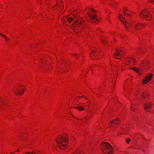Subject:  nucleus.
<instances>
[{
    "label": "nucleus",
    "instance_id": "26",
    "mask_svg": "<svg viewBox=\"0 0 154 154\" xmlns=\"http://www.w3.org/2000/svg\"><path fill=\"white\" fill-rule=\"evenodd\" d=\"M124 13L125 14H126V12L125 11H124Z\"/></svg>",
    "mask_w": 154,
    "mask_h": 154
},
{
    "label": "nucleus",
    "instance_id": "11",
    "mask_svg": "<svg viewBox=\"0 0 154 154\" xmlns=\"http://www.w3.org/2000/svg\"><path fill=\"white\" fill-rule=\"evenodd\" d=\"M119 18L121 22H123L124 24L125 25L126 27L125 24V23H127V21H126L125 18L122 17V15L121 14L119 16Z\"/></svg>",
    "mask_w": 154,
    "mask_h": 154
},
{
    "label": "nucleus",
    "instance_id": "8",
    "mask_svg": "<svg viewBox=\"0 0 154 154\" xmlns=\"http://www.w3.org/2000/svg\"><path fill=\"white\" fill-rule=\"evenodd\" d=\"M152 106V103L150 102H147L145 103L143 105L144 109L147 111L149 112Z\"/></svg>",
    "mask_w": 154,
    "mask_h": 154
},
{
    "label": "nucleus",
    "instance_id": "1",
    "mask_svg": "<svg viewBox=\"0 0 154 154\" xmlns=\"http://www.w3.org/2000/svg\"><path fill=\"white\" fill-rule=\"evenodd\" d=\"M56 141L58 143L60 149H64L66 147V146L68 140L66 136L64 137L60 135L57 138Z\"/></svg>",
    "mask_w": 154,
    "mask_h": 154
},
{
    "label": "nucleus",
    "instance_id": "33",
    "mask_svg": "<svg viewBox=\"0 0 154 154\" xmlns=\"http://www.w3.org/2000/svg\"><path fill=\"white\" fill-rule=\"evenodd\" d=\"M88 106L89 107V106L88 105Z\"/></svg>",
    "mask_w": 154,
    "mask_h": 154
},
{
    "label": "nucleus",
    "instance_id": "20",
    "mask_svg": "<svg viewBox=\"0 0 154 154\" xmlns=\"http://www.w3.org/2000/svg\"><path fill=\"white\" fill-rule=\"evenodd\" d=\"M130 140V139L129 138H128L126 140V141L127 143H129V141Z\"/></svg>",
    "mask_w": 154,
    "mask_h": 154
},
{
    "label": "nucleus",
    "instance_id": "4",
    "mask_svg": "<svg viewBox=\"0 0 154 154\" xmlns=\"http://www.w3.org/2000/svg\"><path fill=\"white\" fill-rule=\"evenodd\" d=\"M84 25L81 19H79L77 20L72 25V28L73 30L77 29L79 26H83Z\"/></svg>",
    "mask_w": 154,
    "mask_h": 154
},
{
    "label": "nucleus",
    "instance_id": "15",
    "mask_svg": "<svg viewBox=\"0 0 154 154\" xmlns=\"http://www.w3.org/2000/svg\"><path fill=\"white\" fill-rule=\"evenodd\" d=\"M119 121V119L118 118H117L115 120H112V121L110 122V123L112 124H115L116 125H118V123H115V121H116V122Z\"/></svg>",
    "mask_w": 154,
    "mask_h": 154
},
{
    "label": "nucleus",
    "instance_id": "24",
    "mask_svg": "<svg viewBox=\"0 0 154 154\" xmlns=\"http://www.w3.org/2000/svg\"><path fill=\"white\" fill-rule=\"evenodd\" d=\"M91 12H92V11H95L94 9H91Z\"/></svg>",
    "mask_w": 154,
    "mask_h": 154
},
{
    "label": "nucleus",
    "instance_id": "5",
    "mask_svg": "<svg viewBox=\"0 0 154 154\" xmlns=\"http://www.w3.org/2000/svg\"><path fill=\"white\" fill-rule=\"evenodd\" d=\"M149 63V62L148 61H145L143 63H141V66L142 67H140V69L137 68H131L130 69H133L139 74H141L140 72V70H141L142 68L144 69H146L147 68L146 67V66H147L146 64H148Z\"/></svg>",
    "mask_w": 154,
    "mask_h": 154
},
{
    "label": "nucleus",
    "instance_id": "29",
    "mask_svg": "<svg viewBox=\"0 0 154 154\" xmlns=\"http://www.w3.org/2000/svg\"><path fill=\"white\" fill-rule=\"evenodd\" d=\"M13 153V152H11V154H12V153Z\"/></svg>",
    "mask_w": 154,
    "mask_h": 154
},
{
    "label": "nucleus",
    "instance_id": "30",
    "mask_svg": "<svg viewBox=\"0 0 154 154\" xmlns=\"http://www.w3.org/2000/svg\"><path fill=\"white\" fill-rule=\"evenodd\" d=\"M23 91H24L23 90V91H22V93H23Z\"/></svg>",
    "mask_w": 154,
    "mask_h": 154
},
{
    "label": "nucleus",
    "instance_id": "7",
    "mask_svg": "<svg viewBox=\"0 0 154 154\" xmlns=\"http://www.w3.org/2000/svg\"><path fill=\"white\" fill-rule=\"evenodd\" d=\"M88 16L90 18V20L92 23H95L98 21V19L97 18L96 14L95 13L93 14H88Z\"/></svg>",
    "mask_w": 154,
    "mask_h": 154
},
{
    "label": "nucleus",
    "instance_id": "21",
    "mask_svg": "<svg viewBox=\"0 0 154 154\" xmlns=\"http://www.w3.org/2000/svg\"><path fill=\"white\" fill-rule=\"evenodd\" d=\"M101 40L103 42V43H104L105 42V40H104V39H101Z\"/></svg>",
    "mask_w": 154,
    "mask_h": 154
},
{
    "label": "nucleus",
    "instance_id": "31",
    "mask_svg": "<svg viewBox=\"0 0 154 154\" xmlns=\"http://www.w3.org/2000/svg\"><path fill=\"white\" fill-rule=\"evenodd\" d=\"M17 151H19V150H17Z\"/></svg>",
    "mask_w": 154,
    "mask_h": 154
},
{
    "label": "nucleus",
    "instance_id": "32",
    "mask_svg": "<svg viewBox=\"0 0 154 154\" xmlns=\"http://www.w3.org/2000/svg\"><path fill=\"white\" fill-rule=\"evenodd\" d=\"M127 11H128V10H126Z\"/></svg>",
    "mask_w": 154,
    "mask_h": 154
},
{
    "label": "nucleus",
    "instance_id": "3",
    "mask_svg": "<svg viewBox=\"0 0 154 154\" xmlns=\"http://www.w3.org/2000/svg\"><path fill=\"white\" fill-rule=\"evenodd\" d=\"M140 17L142 19H145L147 20H150L149 19L151 15L147 9L143 10L140 13Z\"/></svg>",
    "mask_w": 154,
    "mask_h": 154
},
{
    "label": "nucleus",
    "instance_id": "9",
    "mask_svg": "<svg viewBox=\"0 0 154 154\" xmlns=\"http://www.w3.org/2000/svg\"><path fill=\"white\" fill-rule=\"evenodd\" d=\"M152 75V74L150 73L148 75L146 76V78L143 80V84H144L148 82L151 79Z\"/></svg>",
    "mask_w": 154,
    "mask_h": 154
},
{
    "label": "nucleus",
    "instance_id": "27",
    "mask_svg": "<svg viewBox=\"0 0 154 154\" xmlns=\"http://www.w3.org/2000/svg\"><path fill=\"white\" fill-rule=\"evenodd\" d=\"M82 97H85V98H86L85 97H84V96H82Z\"/></svg>",
    "mask_w": 154,
    "mask_h": 154
},
{
    "label": "nucleus",
    "instance_id": "16",
    "mask_svg": "<svg viewBox=\"0 0 154 154\" xmlns=\"http://www.w3.org/2000/svg\"><path fill=\"white\" fill-rule=\"evenodd\" d=\"M135 61V60L132 58H130L128 60V62L130 63L131 64V62H134Z\"/></svg>",
    "mask_w": 154,
    "mask_h": 154
},
{
    "label": "nucleus",
    "instance_id": "13",
    "mask_svg": "<svg viewBox=\"0 0 154 154\" xmlns=\"http://www.w3.org/2000/svg\"><path fill=\"white\" fill-rule=\"evenodd\" d=\"M75 108L77 109L79 111H82L84 110V107L82 106H80L78 107H75Z\"/></svg>",
    "mask_w": 154,
    "mask_h": 154
},
{
    "label": "nucleus",
    "instance_id": "17",
    "mask_svg": "<svg viewBox=\"0 0 154 154\" xmlns=\"http://www.w3.org/2000/svg\"><path fill=\"white\" fill-rule=\"evenodd\" d=\"M148 95V94L147 93H143L142 94V97L143 98H146V96H147Z\"/></svg>",
    "mask_w": 154,
    "mask_h": 154
},
{
    "label": "nucleus",
    "instance_id": "19",
    "mask_svg": "<svg viewBox=\"0 0 154 154\" xmlns=\"http://www.w3.org/2000/svg\"><path fill=\"white\" fill-rule=\"evenodd\" d=\"M95 51L94 50L92 51H91V54L93 55H95Z\"/></svg>",
    "mask_w": 154,
    "mask_h": 154
},
{
    "label": "nucleus",
    "instance_id": "10",
    "mask_svg": "<svg viewBox=\"0 0 154 154\" xmlns=\"http://www.w3.org/2000/svg\"><path fill=\"white\" fill-rule=\"evenodd\" d=\"M21 86H19V87L18 88H15L13 89V91L15 92V93H17V94H20V95H22L21 91Z\"/></svg>",
    "mask_w": 154,
    "mask_h": 154
},
{
    "label": "nucleus",
    "instance_id": "25",
    "mask_svg": "<svg viewBox=\"0 0 154 154\" xmlns=\"http://www.w3.org/2000/svg\"><path fill=\"white\" fill-rule=\"evenodd\" d=\"M111 4L112 5V6H113V7H114V3H111Z\"/></svg>",
    "mask_w": 154,
    "mask_h": 154
},
{
    "label": "nucleus",
    "instance_id": "18",
    "mask_svg": "<svg viewBox=\"0 0 154 154\" xmlns=\"http://www.w3.org/2000/svg\"><path fill=\"white\" fill-rule=\"evenodd\" d=\"M73 20V18L72 17H70L68 19V21L69 22H71L72 20Z\"/></svg>",
    "mask_w": 154,
    "mask_h": 154
},
{
    "label": "nucleus",
    "instance_id": "23",
    "mask_svg": "<svg viewBox=\"0 0 154 154\" xmlns=\"http://www.w3.org/2000/svg\"><path fill=\"white\" fill-rule=\"evenodd\" d=\"M134 108L133 107H131V110L132 111H133L134 110Z\"/></svg>",
    "mask_w": 154,
    "mask_h": 154
},
{
    "label": "nucleus",
    "instance_id": "2",
    "mask_svg": "<svg viewBox=\"0 0 154 154\" xmlns=\"http://www.w3.org/2000/svg\"><path fill=\"white\" fill-rule=\"evenodd\" d=\"M100 148L104 154H111L112 153V150L113 148L107 142L102 143L100 145Z\"/></svg>",
    "mask_w": 154,
    "mask_h": 154
},
{
    "label": "nucleus",
    "instance_id": "12",
    "mask_svg": "<svg viewBox=\"0 0 154 154\" xmlns=\"http://www.w3.org/2000/svg\"><path fill=\"white\" fill-rule=\"evenodd\" d=\"M144 24L142 23H139L135 25L134 26V28L136 30H139L140 29V26H143Z\"/></svg>",
    "mask_w": 154,
    "mask_h": 154
},
{
    "label": "nucleus",
    "instance_id": "6",
    "mask_svg": "<svg viewBox=\"0 0 154 154\" xmlns=\"http://www.w3.org/2000/svg\"><path fill=\"white\" fill-rule=\"evenodd\" d=\"M116 52L113 55L114 57L117 59H120L122 58V57L121 56H123V51L121 50L120 48H116L115 49Z\"/></svg>",
    "mask_w": 154,
    "mask_h": 154
},
{
    "label": "nucleus",
    "instance_id": "22",
    "mask_svg": "<svg viewBox=\"0 0 154 154\" xmlns=\"http://www.w3.org/2000/svg\"><path fill=\"white\" fill-rule=\"evenodd\" d=\"M150 2H154V0H149Z\"/></svg>",
    "mask_w": 154,
    "mask_h": 154
},
{
    "label": "nucleus",
    "instance_id": "28",
    "mask_svg": "<svg viewBox=\"0 0 154 154\" xmlns=\"http://www.w3.org/2000/svg\"><path fill=\"white\" fill-rule=\"evenodd\" d=\"M127 15H130V14H127Z\"/></svg>",
    "mask_w": 154,
    "mask_h": 154
},
{
    "label": "nucleus",
    "instance_id": "14",
    "mask_svg": "<svg viewBox=\"0 0 154 154\" xmlns=\"http://www.w3.org/2000/svg\"><path fill=\"white\" fill-rule=\"evenodd\" d=\"M0 35L3 37L6 41L8 42L9 40V38L3 34L0 33Z\"/></svg>",
    "mask_w": 154,
    "mask_h": 154
}]
</instances>
